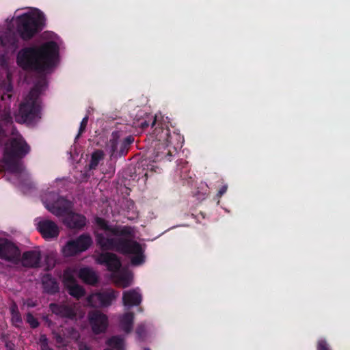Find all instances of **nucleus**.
Masks as SVG:
<instances>
[{"label": "nucleus", "instance_id": "nucleus-1", "mask_svg": "<svg viewBox=\"0 0 350 350\" xmlns=\"http://www.w3.org/2000/svg\"><path fill=\"white\" fill-rule=\"evenodd\" d=\"M129 228L109 226L102 218L94 219V234L98 245L103 250H116L129 255L133 265L138 266L145 261L144 249L137 241L130 239Z\"/></svg>", "mask_w": 350, "mask_h": 350}, {"label": "nucleus", "instance_id": "nucleus-2", "mask_svg": "<svg viewBox=\"0 0 350 350\" xmlns=\"http://www.w3.org/2000/svg\"><path fill=\"white\" fill-rule=\"evenodd\" d=\"M58 46L55 42H47L40 46L27 47L20 51L17 55L18 64L25 69L44 72L55 64Z\"/></svg>", "mask_w": 350, "mask_h": 350}, {"label": "nucleus", "instance_id": "nucleus-3", "mask_svg": "<svg viewBox=\"0 0 350 350\" xmlns=\"http://www.w3.org/2000/svg\"><path fill=\"white\" fill-rule=\"evenodd\" d=\"M45 207L57 217L64 216L63 223L70 228H81L86 224V218L71 211V202L59 198L55 193H46L42 196Z\"/></svg>", "mask_w": 350, "mask_h": 350}, {"label": "nucleus", "instance_id": "nucleus-4", "mask_svg": "<svg viewBox=\"0 0 350 350\" xmlns=\"http://www.w3.org/2000/svg\"><path fill=\"white\" fill-rule=\"evenodd\" d=\"M30 150V148L23 137L18 133H13L12 137L5 145L1 166L6 170L18 174L24 170L21 159Z\"/></svg>", "mask_w": 350, "mask_h": 350}, {"label": "nucleus", "instance_id": "nucleus-5", "mask_svg": "<svg viewBox=\"0 0 350 350\" xmlns=\"http://www.w3.org/2000/svg\"><path fill=\"white\" fill-rule=\"evenodd\" d=\"M45 18L42 12L31 9L12 19L10 25H16L17 31L23 39H29L41 30L44 25Z\"/></svg>", "mask_w": 350, "mask_h": 350}, {"label": "nucleus", "instance_id": "nucleus-6", "mask_svg": "<svg viewBox=\"0 0 350 350\" xmlns=\"http://www.w3.org/2000/svg\"><path fill=\"white\" fill-rule=\"evenodd\" d=\"M96 261L107 267L108 270L111 272L114 283L118 286L126 288L131 285L132 273L127 271L120 270L121 262L116 254L109 252L100 253L96 256Z\"/></svg>", "mask_w": 350, "mask_h": 350}, {"label": "nucleus", "instance_id": "nucleus-7", "mask_svg": "<svg viewBox=\"0 0 350 350\" xmlns=\"http://www.w3.org/2000/svg\"><path fill=\"white\" fill-rule=\"evenodd\" d=\"M78 273L79 277L85 282L94 284L97 281L95 273L89 268H82L79 270L69 268L66 269L63 275L64 284L67 287L70 295L77 299L84 295V290L77 284L75 275Z\"/></svg>", "mask_w": 350, "mask_h": 350}, {"label": "nucleus", "instance_id": "nucleus-8", "mask_svg": "<svg viewBox=\"0 0 350 350\" xmlns=\"http://www.w3.org/2000/svg\"><path fill=\"white\" fill-rule=\"evenodd\" d=\"M38 87L32 89L20 105L18 113L15 114V120L20 123L32 122L40 118V106Z\"/></svg>", "mask_w": 350, "mask_h": 350}, {"label": "nucleus", "instance_id": "nucleus-9", "mask_svg": "<svg viewBox=\"0 0 350 350\" xmlns=\"http://www.w3.org/2000/svg\"><path fill=\"white\" fill-rule=\"evenodd\" d=\"M92 243V239L91 237L83 234L75 239L68 241L62 247V252L64 256H73L87 250Z\"/></svg>", "mask_w": 350, "mask_h": 350}, {"label": "nucleus", "instance_id": "nucleus-10", "mask_svg": "<svg viewBox=\"0 0 350 350\" xmlns=\"http://www.w3.org/2000/svg\"><path fill=\"white\" fill-rule=\"evenodd\" d=\"M36 228L46 240L57 238L59 234V227L52 220L38 217L35 219Z\"/></svg>", "mask_w": 350, "mask_h": 350}, {"label": "nucleus", "instance_id": "nucleus-11", "mask_svg": "<svg viewBox=\"0 0 350 350\" xmlns=\"http://www.w3.org/2000/svg\"><path fill=\"white\" fill-rule=\"evenodd\" d=\"M0 258L13 265H18L20 261V251L10 241L0 239Z\"/></svg>", "mask_w": 350, "mask_h": 350}, {"label": "nucleus", "instance_id": "nucleus-12", "mask_svg": "<svg viewBox=\"0 0 350 350\" xmlns=\"http://www.w3.org/2000/svg\"><path fill=\"white\" fill-rule=\"evenodd\" d=\"M89 321L95 334L104 332L108 326L107 316L98 311H94L90 313Z\"/></svg>", "mask_w": 350, "mask_h": 350}, {"label": "nucleus", "instance_id": "nucleus-13", "mask_svg": "<svg viewBox=\"0 0 350 350\" xmlns=\"http://www.w3.org/2000/svg\"><path fill=\"white\" fill-rule=\"evenodd\" d=\"M122 301L124 306H134L139 305L142 301V295L139 288L124 291Z\"/></svg>", "mask_w": 350, "mask_h": 350}, {"label": "nucleus", "instance_id": "nucleus-14", "mask_svg": "<svg viewBox=\"0 0 350 350\" xmlns=\"http://www.w3.org/2000/svg\"><path fill=\"white\" fill-rule=\"evenodd\" d=\"M40 261V252L38 250H31L23 254L21 260L22 265L25 267H38Z\"/></svg>", "mask_w": 350, "mask_h": 350}, {"label": "nucleus", "instance_id": "nucleus-15", "mask_svg": "<svg viewBox=\"0 0 350 350\" xmlns=\"http://www.w3.org/2000/svg\"><path fill=\"white\" fill-rule=\"evenodd\" d=\"M134 313L128 312L118 317V326L121 330L126 334L130 333L133 329Z\"/></svg>", "mask_w": 350, "mask_h": 350}, {"label": "nucleus", "instance_id": "nucleus-16", "mask_svg": "<svg viewBox=\"0 0 350 350\" xmlns=\"http://www.w3.org/2000/svg\"><path fill=\"white\" fill-rule=\"evenodd\" d=\"M50 308L53 313L61 315L62 317L73 318L77 315L76 306L70 307L66 306H59L55 304H51L50 305Z\"/></svg>", "mask_w": 350, "mask_h": 350}, {"label": "nucleus", "instance_id": "nucleus-17", "mask_svg": "<svg viewBox=\"0 0 350 350\" xmlns=\"http://www.w3.org/2000/svg\"><path fill=\"white\" fill-rule=\"evenodd\" d=\"M118 293L113 290L107 291L103 293H96L92 298H96L99 300L101 306H107L116 299Z\"/></svg>", "mask_w": 350, "mask_h": 350}, {"label": "nucleus", "instance_id": "nucleus-18", "mask_svg": "<svg viewBox=\"0 0 350 350\" xmlns=\"http://www.w3.org/2000/svg\"><path fill=\"white\" fill-rule=\"evenodd\" d=\"M13 93V86L10 79L8 78L0 84V96L2 100L6 101L11 98Z\"/></svg>", "mask_w": 350, "mask_h": 350}, {"label": "nucleus", "instance_id": "nucleus-19", "mask_svg": "<svg viewBox=\"0 0 350 350\" xmlns=\"http://www.w3.org/2000/svg\"><path fill=\"white\" fill-rule=\"evenodd\" d=\"M42 283L44 291L47 293H53L58 290L57 282L49 275L42 277Z\"/></svg>", "mask_w": 350, "mask_h": 350}, {"label": "nucleus", "instance_id": "nucleus-20", "mask_svg": "<svg viewBox=\"0 0 350 350\" xmlns=\"http://www.w3.org/2000/svg\"><path fill=\"white\" fill-rule=\"evenodd\" d=\"M118 135L117 134H113L112 138L109 140V143L107 145V150L109 152L111 156L115 154H123L124 150L120 148V150L118 149Z\"/></svg>", "mask_w": 350, "mask_h": 350}, {"label": "nucleus", "instance_id": "nucleus-21", "mask_svg": "<svg viewBox=\"0 0 350 350\" xmlns=\"http://www.w3.org/2000/svg\"><path fill=\"white\" fill-rule=\"evenodd\" d=\"M108 348L105 350H124V340L119 337H112L107 342Z\"/></svg>", "mask_w": 350, "mask_h": 350}, {"label": "nucleus", "instance_id": "nucleus-22", "mask_svg": "<svg viewBox=\"0 0 350 350\" xmlns=\"http://www.w3.org/2000/svg\"><path fill=\"white\" fill-rule=\"evenodd\" d=\"M0 39L3 45L14 44L15 36L14 30L10 27V25H8V31L5 33L4 36H1Z\"/></svg>", "mask_w": 350, "mask_h": 350}, {"label": "nucleus", "instance_id": "nucleus-23", "mask_svg": "<svg viewBox=\"0 0 350 350\" xmlns=\"http://www.w3.org/2000/svg\"><path fill=\"white\" fill-rule=\"evenodd\" d=\"M103 152L101 150H96L92 154V159L90 161V167L94 168L96 167L99 161L103 158Z\"/></svg>", "mask_w": 350, "mask_h": 350}, {"label": "nucleus", "instance_id": "nucleus-24", "mask_svg": "<svg viewBox=\"0 0 350 350\" xmlns=\"http://www.w3.org/2000/svg\"><path fill=\"white\" fill-rule=\"evenodd\" d=\"M38 343H39L41 350H53L48 347L47 338L44 335H42L40 337Z\"/></svg>", "mask_w": 350, "mask_h": 350}, {"label": "nucleus", "instance_id": "nucleus-25", "mask_svg": "<svg viewBox=\"0 0 350 350\" xmlns=\"http://www.w3.org/2000/svg\"><path fill=\"white\" fill-rule=\"evenodd\" d=\"M96 294V293L92 294V295L88 297V304L90 306H95V307L101 306V304H100V301H99V300H98V299L92 298Z\"/></svg>", "mask_w": 350, "mask_h": 350}, {"label": "nucleus", "instance_id": "nucleus-26", "mask_svg": "<svg viewBox=\"0 0 350 350\" xmlns=\"http://www.w3.org/2000/svg\"><path fill=\"white\" fill-rule=\"evenodd\" d=\"M27 321L32 327H36L38 325V322L31 314H27Z\"/></svg>", "mask_w": 350, "mask_h": 350}, {"label": "nucleus", "instance_id": "nucleus-27", "mask_svg": "<svg viewBox=\"0 0 350 350\" xmlns=\"http://www.w3.org/2000/svg\"><path fill=\"white\" fill-rule=\"evenodd\" d=\"M46 265L45 269H49L55 266V259L53 256H47L46 258Z\"/></svg>", "mask_w": 350, "mask_h": 350}, {"label": "nucleus", "instance_id": "nucleus-28", "mask_svg": "<svg viewBox=\"0 0 350 350\" xmlns=\"http://www.w3.org/2000/svg\"><path fill=\"white\" fill-rule=\"evenodd\" d=\"M12 321L15 325L19 326L21 323V319L18 312L14 313V314L12 315Z\"/></svg>", "mask_w": 350, "mask_h": 350}, {"label": "nucleus", "instance_id": "nucleus-29", "mask_svg": "<svg viewBox=\"0 0 350 350\" xmlns=\"http://www.w3.org/2000/svg\"><path fill=\"white\" fill-rule=\"evenodd\" d=\"M88 121V116H85L82 120V121L81 122V125H80L78 136H79L81 135V133L84 131V130H85V127L87 126Z\"/></svg>", "mask_w": 350, "mask_h": 350}, {"label": "nucleus", "instance_id": "nucleus-30", "mask_svg": "<svg viewBox=\"0 0 350 350\" xmlns=\"http://www.w3.org/2000/svg\"><path fill=\"white\" fill-rule=\"evenodd\" d=\"M318 350H330L325 340H321L318 342Z\"/></svg>", "mask_w": 350, "mask_h": 350}, {"label": "nucleus", "instance_id": "nucleus-31", "mask_svg": "<svg viewBox=\"0 0 350 350\" xmlns=\"http://www.w3.org/2000/svg\"><path fill=\"white\" fill-rule=\"evenodd\" d=\"M144 332V326L141 325L137 329V334L139 338L143 337V332Z\"/></svg>", "mask_w": 350, "mask_h": 350}, {"label": "nucleus", "instance_id": "nucleus-32", "mask_svg": "<svg viewBox=\"0 0 350 350\" xmlns=\"http://www.w3.org/2000/svg\"><path fill=\"white\" fill-rule=\"evenodd\" d=\"M3 119L8 122H9L12 120V116H11V113H10V109H5Z\"/></svg>", "mask_w": 350, "mask_h": 350}, {"label": "nucleus", "instance_id": "nucleus-33", "mask_svg": "<svg viewBox=\"0 0 350 350\" xmlns=\"http://www.w3.org/2000/svg\"><path fill=\"white\" fill-rule=\"evenodd\" d=\"M133 142V138L131 137H127L125 141L124 142V143L121 145V147L124 145V147H126V146L131 144L132 142Z\"/></svg>", "mask_w": 350, "mask_h": 350}, {"label": "nucleus", "instance_id": "nucleus-34", "mask_svg": "<svg viewBox=\"0 0 350 350\" xmlns=\"http://www.w3.org/2000/svg\"><path fill=\"white\" fill-rule=\"evenodd\" d=\"M227 185H224L219 191L218 195L221 197L227 191Z\"/></svg>", "mask_w": 350, "mask_h": 350}, {"label": "nucleus", "instance_id": "nucleus-35", "mask_svg": "<svg viewBox=\"0 0 350 350\" xmlns=\"http://www.w3.org/2000/svg\"><path fill=\"white\" fill-rule=\"evenodd\" d=\"M11 312H12V315L14 314V313H17L18 312L17 311V308H16V306L15 305H14L13 306H12L11 308Z\"/></svg>", "mask_w": 350, "mask_h": 350}, {"label": "nucleus", "instance_id": "nucleus-36", "mask_svg": "<svg viewBox=\"0 0 350 350\" xmlns=\"http://www.w3.org/2000/svg\"><path fill=\"white\" fill-rule=\"evenodd\" d=\"M79 350H90L86 345L81 344L79 347Z\"/></svg>", "mask_w": 350, "mask_h": 350}, {"label": "nucleus", "instance_id": "nucleus-37", "mask_svg": "<svg viewBox=\"0 0 350 350\" xmlns=\"http://www.w3.org/2000/svg\"><path fill=\"white\" fill-rule=\"evenodd\" d=\"M148 124L146 121L140 123V126L142 128L146 127V126H148Z\"/></svg>", "mask_w": 350, "mask_h": 350}, {"label": "nucleus", "instance_id": "nucleus-38", "mask_svg": "<svg viewBox=\"0 0 350 350\" xmlns=\"http://www.w3.org/2000/svg\"><path fill=\"white\" fill-rule=\"evenodd\" d=\"M157 118H158V116H157V115H156V116H154V121H153V122H152V125H154V124H155V122H156V121H157Z\"/></svg>", "mask_w": 350, "mask_h": 350}, {"label": "nucleus", "instance_id": "nucleus-39", "mask_svg": "<svg viewBox=\"0 0 350 350\" xmlns=\"http://www.w3.org/2000/svg\"><path fill=\"white\" fill-rule=\"evenodd\" d=\"M72 338H75L77 339V333H74L72 334V336H71Z\"/></svg>", "mask_w": 350, "mask_h": 350}, {"label": "nucleus", "instance_id": "nucleus-40", "mask_svg": "<svg viewBox=\"0 0 350 350\" xmlns=\"http://www.w3.org/2000/svg\"><path fill=\"white\" fill-rule=\"evenodd\" d=\"M144 350H150V349H145Z\"/></svg>", "mask_w": 350, "mask_h": 350}]
</instances>
